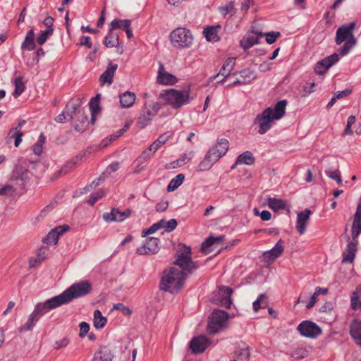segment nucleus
<instances>
[{"mask_svg":"<svg viewBox=\"0 0 361 361\" xmlns=\"http://www.w3.org/2000/svg\"><path fill=\"white\" fill-rule=\"evenodd\" d=\"M180 246L181 247L176 252L174 264L182 270L171 267L164 271L159 283L161 290L172 294L178 293L183 288L188 274H192L200 266L199 262L192 260L191 248L185 245Z\"/></svg>","mask_w":361,"mask_h":361,"instance_id":"1","label":"nucleus"},{"mask_svg":"<svg viewBox=\"0 0 361 361\" xmlns=\"http://www.w3.org/2000/svg\"><path fill=\"white\" fill-rule=\"evenodd\" d=\"M286 105V100H281L274 107L265 109L256 116L255 123L258 124L260 135L266 133L271 128L274 120H279L285 115Z\"/></svg>","mask_w":361,"mask_h":361,"instance_id":"2","label":"nucleus"},{"mask_svg":"<svg viewBox=\"0 0 361 361\" xmlns=\"http://www.w3.org/2000/svg\"><path fill=\"white\" fill-rule=\"evenodd\" d=\"M355 27L356 23L351 22L348 24L343 25L336 30L335 38L336 44L340 45L345 41L339 52V54L342 56L348 54L357 43V39L353 35V30Z\"/></svg>","mask_w":361,"mask_h":361,"instance_id":"3","label":"nucleus"},{"mask_svg":"<svg viewBox=\"0 0 361 361\" xmlns=\"http://www.w3.org/2000/svg\"><path fill=\"white\" fill-rule=\"evenodd\" d=\"M352 240L347 245V253L343 254L342 262H350L354 261L355 253L357 250L358 241L357 240L359 235L361 233V219H353L352 226Z\"/></svg>","mask_w":361,"mask_h":361,"instance_id":"4","label":"nucleus"},{"mask_svg":"<svg viewBox=\"0 0 361 361\" xmlns=\"http://www.w3.org/2000/svg\"><path fill=\"white\" fill-rule=\"evenodd\" d=\"M161 108V104L157 102H146L137 119V127L142 129L148 126Z\"/></svg>","mask_w":361,"mask_h":361,"instance_id":"5","label":"nucleus"},{"mask_svg":"<svg viewBox=\"0 0 361 361\" xmlns=\"http://www.w3.org/2000/svg\"><path fill=\"white\" fill-rule=\"evenodd\" d=\"M160 97L174 109H178L190 102V94L188 90L178 91L171 89L161 94Z\"/></svg>","mask_w":361,"mask_h":361,"instance_id":"6","label":"nucleus"},{"mask_svg":"<svg viewBox=\"0 0 361 361\" xmlns=\"http://www.w3.org/2000/svg\"><path fill=\"white\" fill-rule=\"evenodd\" d=\"M170 39L174 47L185 48L192 44L193 37L189 30L178 27L171 32Z\"/></svg>","mask_w":361,"mask_h":361,"instance_id":"7","label":"nucleus"},{"mask_svg":"<svg viewBox=\"0 0 361 361\" xmlns=\"http://www.w3.org/2000/svg\"><path fill=\"white\" fill-rule=\"evenodd\" d=\"M228 319L227 312L221 310H214L209 317L207 331L209 334H216L223 329Z\"/></svg>","mask_w":361,"mask_h":361,"instance_id":"8","label":"nucleus"},{"mask_svg":"<svg viewBox=\"0 0 361 361\" xmlns=\"http://www.w3.org/2000/svg\"><path fill=\"white\" fill-rule=\"evenodd\" d=\"M92 290V284L87 280L73 283L65 290L71 302L75 298L83 297L89 294Z\"/></svg>","mask_w":361,"mask_h":361,"instance_id":"9","label":"nucleus"},{"mask_svg":"<svg viewBox=\"0 0 361 361\" xmlns=\"http://www.w3.org/2000/svg\"><path fill=\"white\" fill-rule=\"evenodd\" d=\"M297 330L301 336L313 339L322 334V329L316 323L310 320L300 322L297 326Z\"/></svg>","mask_w":361,"mask_h":361,"instance_id":"10","label":"nucleus"},{"mask_svg":"<svg viewBox=\"0 0 361 361\" xmlns=\"http://www.w3.org/2000/svg\"><path fill=\"white\" fill-rule=\"evenodd\" d=\"M235 58H228L223 64L219 72L216 75L211 77L210 80L212 81L216 78H219L220 76H222V79L217 80V82L221 83V85H224L226 79L228 78L230 75H237L238 71L233 73L235 64Z\"/></svg>","mask_w":361,"mask_h":361,"instance_id":"11","label":"nucleus"},{"mask_svg":"<svg viewBox=\"0 0 361 361\" xmlns=\"http://www.w3.org/2000/svg\"><path fill=\"white\" fill-rule=\"evenodd\" d=\"M339 61V55L334 53L323 59L317 61L314 66L316 74L322 75L329 70L330 67Z\"/></svg>","mask_w":361,"mask_h":361,"instance_id":"12","label":"nucleus"},{"mask_svg":"<svg viewBox=\"0 0 361 361\" xmlns=\"http://www.w3.org/2000/svg\"><path fill=\"white\" fill-rule=\"evenodd\" d=\"M229 147V142L225 138L217 140L216 143L209 148L207 153L216 161L223 157Z\"/></svg>","mask_w":361,"mask_h":361,"instance_id":"13","label":"nucleus"},{"mask_svg":"<svg viewBox=\"0 0 361 361\" xmlns=\"http://www.w3.org/2000/svg\"><path fill=\"white\" fill-rule=\"evenodd\" d=\"M131 213L132 210L130 209L121 212L118 208H112L110 213L103 214L102 218L106 222H122L128 219Z\"/></svg>","mask_w":361,"mask_h":361,"instance_id":"14","label":"nucleus"},{"mask_svg":"<svg viewBox=\"0 0 361 361\" xmlns=\"http://www.w3.org/2000/svg\"><path fill=\"white\" fill-rule=\"evenodd\" d=\"M210 345L209 339L203 335L194 337L189 343V348L194 354L202 353Z\"/></svg>","mask_w":361,"mask_h":361,"instance_id":"15","label":"nucleus"},{"mask_svg":"<svg viewBox=\"0 0 361 361\" xmlns=\"http://www.w3.org/2000/svg\"><path fill=\"white\" fill-rule=\"evenodd\" d=\"M159 243L160 240L157 238H148L143 245L137 248L136 252L139 255H154L157 253L159 250Z\"/></svg>","mask_w":361,"mask_h":361,"instance_id":"16","label":"nucleus"},{"mask_svg":"<svg viewBox=\"0 0 361 361\" xmlns=\"http://www.w3.org/2000/svg\"><path fill=\"white\" fill-rule=\"evenodd\" d=\"M70 229L69 226L66 224H63L62 226H59L52 229L47 236L44 238L43 242L44 243H53L56 244L59 240V238L66 233Z\"/></svg>","mask_w":361,"mask_h":361,"instance_id":"17","label":"nucleus"},{"mask_svg":"<svg viewBox=\"0 0 361 361\" xmlns=\"http://www.w3.org/2000/svg\"><path fill=\"white\" fill-rule=\"evenodd\" d=\"M178 81L175 75L164 71V65L159 63V68L158 71L157 82L160 84L172 85Z\"/></svg>","mask_w":361,"mask_h":361,"instance_id":"18","label":"nucleus"},{"mask_svg":"<svg viewBox=\"0 0 361 361\" xmlns=\"http://www.w3.org/2000/svg\"><path fill=\"white\" fill-rule=\"evenodd\" d=\"M349 333L355 343L361 347V321L354 319L350 324Z\"/></svg>","mask_w":361,"mask_h":361,"instance_id":"19","label":"nucleus"},{"mask_svg":"<svg viewBox=\"0 0 361 361\" xmlns=\"http://www.w3.org/2000/svg\"><path fill=\"white\" fill-rule=\"evenodd\" d=\"M283 250V241L280 239L272 249L264 252L263 256L267 261H274L281 256Z\"/></svg>","mask_w":361,"mask_h":361,"instance_id":"20","label":"nucleus"},{"mask_svg":"<svg viewBox=\"0 0 361 361\" xmlns=\"http://www.w3.org/2000/svg\"><path fill=\"white\" fill-rule=\"evenodd\" d=\"M311 213L312 212L310 209H305L303 212L298 214L296 228L301 235L305 232L306 225Z\"/></svg>","mask_w":361,"mask_h":361,"instance_id":"21","label":"nucleus"},{"mask_svg":"<svg viewBox=\"0 0 361 361\" xmlns=\"http://www.w3.org/2000/svg\"><path fill=\"white\" fill-rule=\"evenodd\" d=\"M73 127L78 131H82L88 123V118L85 114V110L80 109L79 112L71 121Z\"/></svg>","mask_w":361,"mask_h":361,"instance_id":"22","label":"nucleus"},{"mask_svg":"<svg viewBox=\"0 0 361 361\" xmlns=\"http://www.w3.org/2000/svg\"><path fill=\"white\" fill-rule=\"evenodd\" d=\"M70 301L68 298H67V295L63 291L62 293H61L59 295L54 296L47 300H46L45 305H47V307L48 309L53 310L54 308H56L62 305L67 304Z\"/></svg>","mask_w":361,"mask_h":361,"instance_id":"23","label":"nucleus"},{"mask_svg":"<svg viewBox=\"0 0 361 361\" xmlns=\"http://www.w3.org/2000/svg\"><path fill=\"white\" fill-rule=\"evenodd\" d=\"M258 35L262 36V32H253L252 34H247L240 42V47L246 50L259 43Z\"/></svg>","mask_w":361,"mask_h":361,"instance_id":"24","label":"nucleus"},{"mask_svg":"<svg viewBox=\"0 0 361 361\" xmlns=\"http://www.w3.org/2000/svg\"><path fill=\"white\" fill-rule=\"evenodd\" d=\"M117 68V64H113L111 61L109 62L106 71L101 75L99 78V81L101 82L102 85L105 83L111 85L113 82V78Z\"/></svg>","mask_w":361,"mask_h":361,"instance_id":"25","label":"nucleus"},{"mask_svg":"<svg viewBox=\"0 0 361 361\" xmlns=\"http://www.w3.org/2000/svg\"><path fill=\"white\" fill-rule=\"evenodd\" d=\"M112 357L113 355L109 348L102 347L94 353L92 361H111Z\"/></svg>","mask_w":361,"mask_h":361,"instance_id":"26","label":"nucleus"},{"mask_svg":"<svg viewBox=\"0 0 361 361\" xmlns=\"http://www.w3.org/2000/svg\"><path fill=\"white\" fill-rule=\"evenodd\" d=\"M135 94L126 91L122 94L120 95V103L123 108H129L135 103Z\"/></svg>","mask_w":361,"mask_h":361,"instance_id":"27","label":"nucleus"},{"mask_svg":"<svg viewBox=\"0 0 361 361\" xmlns=\"http://www.w3.org/2000/svg\"><path fill=\"white\" fill-rule=\"evenodd\" d=\"M221 29L220 25L207 27L204 30V35L207 41L217 42L219 39L218 32Z\"/></svg>","mask_w":361,"mask_h":361,"instance_id":"28","label":"nucleus"},{"mask_svg":"<svg viewBox=\"0 0 361 361\" xmlns=\"http://www.w3.org/2000/svg\"><path fill=\"white\" fill-rule=\"evenodd\" d=\"M255 161V159L250 151H245V152L238 155L236 159L235 165L237 164H246L252 165Z\"/></svg>","mask_w":361,"mask_h":361,"instance_id":"29","label":"nucleus"},{"mask_svg":"<svg viewBox=\"0 0 361 361\" xmlns=\"http://www.w3.org/2000/svg\"><path fill=\"white\" fill-rule=\"evenodd\" d=\"M216 162V161L207 152L204 159L199 164L197 168V171L202 172L208 171Z\"/></svg>","mask_w":361,"mask_h":361,"instance_id":"30","label":"nucleus"},{"mask_svg":"<svg viewBox=\"0 0 361 361\" xmlns=\"http://www.w3.org/2000/svg\"><path fill=\"white\" fill-rule=\"evenodd\" d=\"M104 45L108 48L116 47L119 44V37L116 32L109 30L104 40Z\"/></svg>","mask_w":361,"mask_h":361,"instance_id":"31","label":"nucleus"},{"mask_svg":"<svg viewBox=\"0 0 361 361\" xmlns=\"http://www.w3.org/2000/svg\"><path fill=\"white\" fill-rule=\"evenodd\" d=\"M267 204L269 208L274 212L286 209V205L283 200L281 199H276L274 197H269L267 200Z\"/></svg>","mask_w":361,"mask_h":361,"instance_id":"32","label":"nucleus"},{"mask_svg":"<svg viewBox=\"0 0 361 361\" xmlns=\"http://www.w3.org/2000/svg\"><path fill=\"white\" fill-rule=\"evenodd\" d=\"M242 78V82L245 84L250 83L257 78L256 72L250 68H245L238 72Z\"/></svg>","mask_w":361,"mask_h":361,"instance_id":"33","label":"nucleus"},{"mask_svg":"<svg viewBox=\"0 0 361 361\" xmlns=\"http://www.w3.org/2000/svg\"><path fill=\"white\" fill-rule=\"evenodd\" d=\"M80 109L81 108L80 104L72 103L67 104L64 111L66 115L69 117V120L72 121Z\"/></svg>","mask_w":361,"mask_h":361,"instance_id":"34","label":"nucleus"},{"mask_svg":"<svg viewBox=\"0 0 361 361\" xmlns=\"http://www.w3.org/2000/svg\"><path fill=\"white\" fill-rule=\"evenodd\" d=\"M94 326L96 329H102L107 322V319L102 316L101 311L97 310L94 312Z\"/></svg>","mask_w":361,"mask_h":361,"instance_id":"35","label":"nucleus"},{"mask_svg":"<svg viewBox=\"0 0 361 361\" xmlns=\"http://www.w3.org/2000/svg\"><path fill=\"white\" fill-rule=\"evenodd\" d=\"M221 290L222 291L223 299L221 300L222 305L226 308H231L232 300L231 298L233 290L229 287H223Z\"/></svg>","mask_w":361,"mask_h":361,"instance_id":"36","label":"nucleus"},{"mask_svg":"<svg viewBox=\"0 0 361 361\" xmlns=\"http://www.w3.org/2000/svg\"><path fill=\"white\" fill-rule=\"evenodd\" d=\"M15 90L13 95L15 98L18 97L25 89V83L23 82V78L18 76L14 80Z\"/></svg>","mask_w":361,"mask_h":361,"instance_id":"37","label":"nucleus"},{"mask_svg":"<svg viewBox=\"0 0 361 361\" xmlns=\"http://www.w3.org/2000/svg\"><path fill=\"white\" fill-rule=\"evenodd\" d=\"M185 179V176L182 173L178 174L173 178L167 186V191L172 192L176 190L183 183Z\"/></svg>","mask_w":361,"mask_h":361,"instance_id":"38","label":"nucleus"},{"mask_svg":"<svg viewBox=\"0 0 361 361\" xmlns=\"http://www.w3.org/2000/svg\"><path fill=\"white\" fill-rule=\"evenodd\" d=\"M268 305L267 297L265 294H259L257 299L253 302V310L255 312L261 308H266Z\"/></svg>","mask_w":361,"mask_h":361,"instance_id":"39","label":"nucleus"},{"mask_svg":"<svg viewBox=\"0 0 361 361\" xmlns=\"http://www.w3.org/2000/svg\"><path fill=\"white\" fill-rule=\"evenodd\" d=\"M193 155V152L190 151L188 153H184L178 159H177L175 162L171 163L170 165H172L171 167L168 166H166V169H174L176 166H181L184 165L188 161L190 160Z\"/></svg>","mask_w":361,"mask_h":361,"instance_id":"40","label":"nucleus"},{"mask_svg":"<svg viewBox=\"0 0 361 361\" xmlns=\"http://www.w3.org/2000/svg\"><path fill=\"white\" fill-rule=\"evenodd\" d=\"M38 320L39 319L35 314H33V313H32L29 316L27 321L25 322V324L19 328V331L23 332L32 330L35 325L36 324V323L38 322Z\"/></svg>","mask_w":361,"mask_h":361,"instance_id":"41","label":"nucleus"},{"mask_svg":"<svg viewBox=\"0 0 361 361\" xmlns=\"http://www.w3.org/2000/svg\"><path fill=\"white\" fill-rule=\"evenodd\" d=\"M131 20H118L114 19L111 21L110 24V30L113 31L116 29H124L128 28V26H130Z\"/></svg>","mask_w":361,"mask_h":361,"instance_id":"42","label":"nucleus"},{"mask_svg":"<svg viewBox=\"0 0 361 361\" xmlns=\"http://www.w3.org/2000/svg\"><path fill=\"white\" fill-rule=\"evenodd\" d=\"M23 135V133L20 130H18V127L12 128L8 134V137L14 138L15 142L14 145L16 147H18L20 142H22V137Z\"/></svg>","mask_w":361,"mask_h":361,"instance_id":"43","label":"nucleus"},{"mask_svg":"<svg viewBox=\"0 0 361 361\" xmlns=\"http://www.w3.org/2000/svg\"><path fill=\"white\" fill-rule=\"evenodd\" d=\"M170 135L167 134L161 135L152 144H151L150 150L156 152L161 145L165 144L169 139Z\"/></svg>","mask_w":361,"mask_h":361,"instance_id":"44","label":"nucleus"},{"mask_svg":"<svg viewBox=\"0 0 361 361\" xmlns=\"http://www.w3.org/2000/svg\"><path fill=\"white\" fill-rule=\"evenodd\" d=\"M164 223H165V221L164 219H161L159 221H158L157 223L154 224L149 228L144 230L142 233V235L143 237H145L147 235L152 234V233H155L157 231H158L161 228H163Z\"/></svg>","mask_w":361,"mask_h":361,"instance_id":"45","label":"nucleus"},{"mask_svg":"<svg viewBox=\"0 0 361 361\" xmlns=\"http://www.w3.org/2000/svg\"><path fill=\"white\" fill-rule=\"evenodd\" d=\"M54 32V28H47L45 30L42 31L41 34L37 38V42L39 45L44 44L47 39L52 35Z\"/></svg>","mask_w":361,"mask_h":361,"instance_id":"46","label":"nucleus"},{"mask_svg":"<svg viewBox=\"0 0 361 361\" xmlns=\"http://www.w3.org/2000/svg\"><path fill=\"white\" fill-rule=\"evenodd\" d=\"M49 310H50L47 307L45 302L37 303L32 313L39 319V318L46 314Z\"/></svg>","mask_w":361,"mask_h":361,"instance_id":"47","label":"nucleus"},{"mask_svg":"<svg viewBox=\"0 0 361 361\" xmlns=\"http://www.w3.org/2000/svg\"><path fill=\"white\" fill-rule=\"evenodd\" d=\"M219 10L224 17L229 13H232V15H234L236 12L234 1H232L226 4L225 6L219 7Z\"/></svg>","mask_w":361,"mask_h":361,"instance_id":"48","label":"nucleus"},{"mask_svg":"<svg viewBox=\"0 0 361 361\" xmlns=\"http://www.w3.org/2000/svg\"><path fill=\"white\" fill-rule=\"evenodd\" d=\"M35 47V39L33 38L25 37L24 41L21 44V49L23 50L32 51Z\"/></svg>","mask_w":361,"mask_h":361,"instance_id":"49","label":"nucleus"},{"mask_svg":"<svg viewBox=\"0 0 361 361\" xmlns=\"http://www.w3.org/2000/svg\"><path fill=\"white\" fill-rule=\"evenodd\" d=\"M214 237L210 236L207 238L201 245L200 250L204 253H209L212 250L209 247L215 244Z\"/></svg>","mask_w":361,"mask_h":361,"instance_id":"50","label":"nucleus"},{"mask_svg":"<svg viewBox=\"0 0 361 361\" xmlns=\"http://www.w3.org/2000/svg\"><path fill=\"white\" fill-rule=\"evenodd\" d=\"M308 352L302 348H297L290 353V356L294 359H302L307 356Z\"/></svg>","mask_w":361,"mask_h":361,"instance_id":"51","label":"nucleus"},{"mask_svg":"<svg viewBox=\"0 0 361 361\" xmlns=\"http://www.w3.org/2000/svg\"><path fill=\"white\" fill-rule=\"evenodd\" d=\"M326 174L329 178L336 181L338 184H341L342 183L341 173L338 170H328L326 171Z\"/></svg>","mask_w":361,"mask_h":361,"instance_id":"52","label":"nucleus"},{"mask_svg":"<svg viewBox=\"0 0 361 361\" xmlns=\"http://www.w3.org/2000/svg\"><path fill=\"white\" fill-rule=\"evenodd\" d=\"M89 106L92 114L91 121L93 123L94 121V116L100 111L99 104L94 101H90Z\"/></svg>","mask_w":361,"mask_h":361,"instance_id":"53","label":"nucleus"},{"mask_svg":"<svg viewBox=\"0 0 361 361\" xmlns=\"http://www.w3.org/2000/svg\"><path fill=\"white\" fill-rule=\"evenodd\" d=\"M113 310H120L126 316H128L132 314V310L128 307L125 306L123 303L114 304Z\"/></svg>","mask_w":361,"mask_h":361,"instance_id":"54","label":"nucleus"},{"mask_svg":"<svg viewBox=\"0 0 361 361\" xmlns=\"http://www.w3.org/2000/svg\"><path fill=\"white\" fill-rule=\"evenodd\" d=\"M253 212L255 215L259 216L263 221H269L271 218V214L267 210H263L262 212H259L257 208H255L253 209Z\"/></svg>","mask_w":361,"mask_h":361,"instance_id":"55","label":"nucleus"},{"mask_svg":"<svg viewBox=\"0 0 361 361\" xmlns=\"http://www.w3.org/2000/svg\"><path fill=\"white\" fill-rule=\"evenodd\" d=\"M235 354L240 360H246L250 357V350L247 347L240 348L235 351Z\"/></svg>","mask_w":361,"mask_h":361,"instance_id":"56","label":"nucleus"},{"mask_svg":"<svg viewBox=\"0 0 361 361\" xmlns=\"http://www.w3.org/2000/svg\"><path fill=\"white\" fill-rule=\"evenodd\" d=\"M281 35L279 32H269L265 34L266 41L268 44H271L276 42L278 37Z\"/></svg>","mask_w":361,"mask_h":361,"instance_id":"57","label":"nucleus"},{"mask_svg":"<svg viewBox=\"0 0 361 361\" xmlns=\"http://www.w3.org/2000/svg\"><path fill=\"white\" fill-rule=\"evenodd\" d=\"M178 225L177 221L174 219L165 221L163 228H165L168 232H171L176 228Z\"/></svg>","mask_w":361,"mask_h":361,"instance_id":"58","label":"nucleus"},{"mask_svg":"<svg viewBox=\"0 0 361 361\" xmlns=\"http://www.w3.org/2000/svg\"><path fill=\"white\" fill-rule=\"evenodd\" d=\"M75 161H68L64 164L60 169V173H63L64 175L69 173L75 166Z\"/></svg>","mask_w":361,"mask_h":361,"instance_id":"59","label":"nucleus"},{"mask_svg":"<svg viewBox=\"0 0 361 361\" xmlns=\"http://www.w3.org/2000/svg\"><path fill=\"white\" fill-rule=\"evenodd\" d=\"M90 330V325L85 322L80 324V333L79 336L81 338L85 337Z\"/></svg>","mask_w":361,"mask_h":361,"instance_id":"60","label":"nucleus"},{"mask_svg":"<svg viewBox=\"0 0 361 361\" xmlns=\"http://www.w3.org/2000/svg\"><path fill=\"white\" fill-rule=\"evenodd\" d=\"M154 152H155L154 150H150V147H149V148L147 149H146L142 152L139 159L142 161H147L152 157V155Z\"/></svg>","mask_w":361,"mask_h":361,"instance_id":"61","label":"nucleus"},{"mask_svg":"<svg viewBox=\"0 0 361 361\" xmlns=\"http://www.w3.org/2000/svg\"><path fill=\"white\" fill-rule=\"evenodd\" d=\"M69 343V340L67 338H63L61 340L56 341L54 343V348L59 350L61 348L67 346Z\"/></svg>","mask_w":361,"mask_h":361,"instance_id":"62","label":"nucleus"},{"mask_svg":"<svg viewBox=\"0 0 361 361\" xmlns=\"http://www.w3.org/2000/svg\"><path fill=\"white\" fill-rule=\"evenodd\" d=\"M119 169V163L116 161L111 163L110 165H109L106 169V173L109 175H110L111 173L115 172L118 171Z\"/></svg>","mask_w":361,"mask_h":361,"instance_id":"63","label":"nucleus"},{"mask_svg":"<svg viewBox=\"0 0 361 361\" xmlns=\"http://www.w3.org/2000/svg\"><path fill=\"white\" fill-rule=\"evenodd\" d=\"M168 206H169L168 201L160 202L158 204H157L156 210L157 212H165L167 209Z\"/></svg>","mask_w":361,"mask_h":361,"instance_id":"64","label":"nucleus"}]
</instances>
